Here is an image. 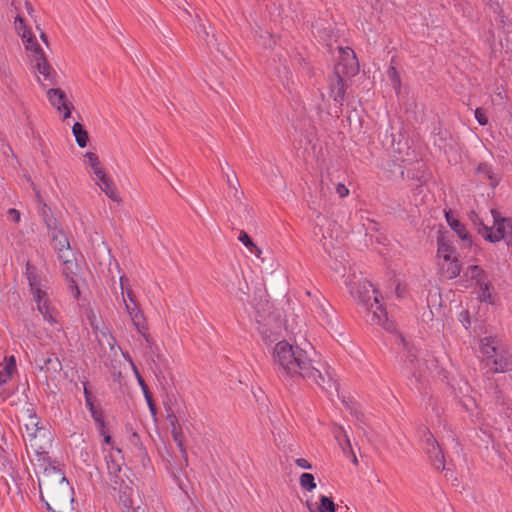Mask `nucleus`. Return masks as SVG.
I'll return each mask as SVG.
<instances>
[{
    "mask_svg": "<svg viewBox=\"0 0 512 512\" xmlns=\"http://www.w3.org/2000/svg\"><path fill=\"white\" fill-rule=\"evenodd\" d=\"M272 362L278 376L284 381L296 382L299 378L312 381L322 389H337L336 382L314 367L306 351L287 341L278 342L272 351Z\"/></svg>",
    "mask_w": 512,
    "mask_h": 512,
    "instance_id": "1",
    "label": "nucleus"
},
{
    "mask_svg": "<svg viewBox=\"0 0 512 512\" xmlns=\"http://www.w3.org/2000/svg\"><path fill=\"white\" fill-rule=\"evenodd\" d=\"M42 500L51 512H71L74 501L73 488L60 468L49 463L39 476Z\"/></svg>",
    "mask_w": 512,
    "mask_h": 512,
    "instance_id": "2",
    "label": "nucleus"
},
{
    "mask_svg": "<svg viewBox=\"0 0 512 512\" xmlns=\"http://www.w3.org/2000/svg\"><path fill=\"white\" fill-rule=\"evenodd\" d=\"M22 43L26 51L27 64L42 88L56 83L57 73L47 60L46 54L33 33H23Z\"/></svg>",
    "mask_w": 512,
    "mask_h": 512,
    "instance_id": "3",
    "label": "nucleus"
},
{
    "mask_svg": "<svg viewBox=\"0 0 512 512\" xmlns=\"http://www.w3.org/2000/svg\"><path fill=\"white\" fill-rule=\"evenodd\" d=\"M349 286L351 296L366 312V320L373 325L386 326L387 313L379 303L378 293L373 285L367 280H358L346 282Z\"/></svg>",
    "mask_w": 512,
    "mask_h": 512,
    "instance_id": "4",
    "label": "nucleus"
},
{
    "mask_svg": "<svg viewBox=\"0 0 512 512\" xmlns=\"http://www.w3.org/2000/svg\"><path fill=\"white\" fill-rule=\"evenodd\" d=\"M26 276L36 309L42 315L45 322L52 327H57L59 324L58 311L50 300L49 287L46 279L39 276L35 272V269L29 264L26 267Z\"/></svg>",
    "mask_w": 512,
    "mask_h": 512,
    "instance_id": "5",
    "label": "nucleus"
},
{
    "mask_svg": "<svg viewBox=\"0 0 512 512\" xmlns=\"http://www.w3.org/2000/svg\"><path fill=\"white\" fill-rule=\"evenodd\" d=\"M21 421L25 428L24 438L26 445L36 455L45 454L46 450L51 446L50 432L45 427L39 426V419L30 408L21 412Z\"/></svg>",
    "mask_w": 512,
    "mask_h": 512,
    "instance_id": "6",
    "label": "nucleus"
},
{
    "mask_svg": "<svg viewBox=\"0 0 512 512\" xmlns=\"http://www.w3.org/2000/svg\"><path fill=\"white\" fill-rule=\"evenodd\" d=\"M493 219L492 227L486 225L475 213H472L471 220L478 226V232L490 242L505 240L512 247V218L501 217L494 209H491Z\"/></svg>",
    "mask_w": 512,
    "mask_h": 512,
    "instance_id": "7",
    "label": "nucleus"
},
{
    "mask_svg": "<svg viewBox=\"0 0 512 512\" xmlns=\"http://www.w3.org/2000/svg\"><path fill=\"white\" fill-rule=\"evenodd\" d=\"M102 452L106 461L107 472L110 483L114 490H118L120 495L123 491L133 492L132 480L127 475L126 470H123L124 458L122 451L119 448H111L110 450L102 447Z\"/></svg>",
    "mask_w": 512,
    "mask_h": 512,
    "instance_id": "8",
    "label": "nucleus"
},
{
    "mask_svg": "<svg viewBox=\"0 0 512 512\" xmlns=\"http://www.w3.org/2000/svg\"><path fill=\"white\" fill-rule=\"evenodd\" d=\"M339 225L324 216L316 218V225L313 230L314 240L318 242L323 249L331 254V250L338 243Z\"/></svg>",
    "mask_w": 512,
    "mask_h": 512,
    "instance_id": "9",
    "label": "nucleus"
},
{
    "mask_svg": "<svg viewBox=\"0 0 512 512\" xmlns=\"http://www.w3.org/2000/svg\"><path fill=\"white\" fill-rule=\"evenodd\" d=\"M61 261L63 263L62 273L68 282L73 297L77 299L80 296L81 287L86 283V269L76 262L74 255L67 257V255L61 254Z\"/></svg>",
    "mask_w": 512,
    "mask_h": 512,
    "instance_id": "10",
    "label": "nucleus"
},
{
    "mask_svg": "<svg viewBox=\"0 0 512 512\" xmlns=\"http://www.w3.org/2000/svg\"><path fill=\"white\" fill-rule=\"evenodd\" d=\"M336 73L343 76H354L359 71L358 61L354 51L349 47H339L337 55Z\"/></svg>",
    "mask_w": 512,
    "mask_h": 512,
    "instance_id": "11",
    "label": "nucleus"
},
{
    "mask_svg": "<svg viewBox=\"0 0 512 512\" xmlns=\"http://www.w3.org/2000/svg\"><path fill=\"white\" fill-rule=\"evenodd\" d=\"M481 353L487 360H492L491 369L495 372H504L508 368V362L502 358H498L496 341L492 337H485L480 343Z\"/></svg>",
    "mask_w": 512,
    "mask_h": 512,
    "instance_id": "12",
    "label": "nucleus"
},
{
    "mask_svg": "<svg viewBox=\"0 0 512 512\" xmlns=\"http://www.w3.org/2000/svg\"><path fill=\"white\" fill-rule=\"evenodd\" d=\"M46 95L49 103L58 111L62 120L70 117L73 105L67 99L64 91L58 88H51L47 90Z\"/></svg>",
    "mask_w": 512,
    "mask_h": 512,
    "instance_id": "13",
    "label": "nucleus"
},
{
    "mask_svg": "<svg viewBox=\"0 0 512 512\" xmlns=\"http://www.w3.org/2000/svg\"><path fill=\"white\" fill-rule=\"evenodd\" d=\"M92 180L109 199L114 202H120L121 198L115 183L105 170L101 173H98V175L93 176Z\"/></svg>",
    "mask_w": 512,
    "mask_h": 512,
    "instance_id": "14",
    "label": "nucleus"
},
{
    "mask_svg": "<svg viewBox=\"0 0 512 512\" xmlns=\"http://www.w3.org/2000/svg\"><path fill=\"white\" fill-rule=\"evenodd\" d=\"M127 313L129 314L133 324L137 328L138 332L145 336L146 333V322L142 311L139 309L136 302H128L126 298L123 299Z\"/></svg>",
    "mask_w": 512,
    "mask_h": 512,
    "instance_id": "15",
    "label": "nucleus"
},
{
    "mask_svg": "<svg viewBox=\"0 0 512 512\" xmlns=\"http://www.w3.org/2000/svg\"><path fill=\"white\" fill-rule=\"evenodd\" d=\"M342 76V73L335 72L330 82V96L339 104H342L345 96V85Z\"/></svg>",
    "mask_w": 512,
    "mask_h": 512,
    "instance_id": "16",
    "label": "nucleus"
},
{
    "mask_svg": "<svg viewBox=\"0 0 512 512\" xmlns=\"http://www.w3.org/2000/svg\"><path fill=\"white\" fill-rule=\"evenodd\" d=\"M53 247L58 251V257L61 260V254L67 255V257L73 256L70 249L69 241L66 235L62 231H56L53 234Z\"/></svg>",
    "mask_w": 512,
    "mask_h": 512,
    "instance_id": "17",
    "label": "nucleus"
},
{
    "mask_svg": "<svg viewBox=\"0 0 512 512\" xmlns=\"http://www.w3.org/2000/svg\"><path fill=\"white\" fill-rule=\"evenodd\" d=\"M120 502L123 507L126 509L125 512H147L145 507L141 505H135V502L132 498V492L123 491V494L119 496Z\"/></svg>",
    "mask_w": 512,
    "mask_h": 512,
    "instance_id": "18",
    "label": "nucleus"
},
{
    "mask_svg": "<svg viewBox=\"0 0 512 512\" xmlns=\"http://www.w3.org/2000/svg\"><path fill=\"white\" fill-rule=\"evenodd\" d=\"M85 164L90 168L89 173L91 177L98 175L104 171V168L101 166L98 156L95 153L87 152L85 154Z\"/></svg>",
    "mask_w": 512,
    "mask_h": 512,
    "instance_id": "19",
    "label": "nucleus"
},
{
    "mask_svg": "<svg viewBox=\"0 0 512 512\" xmlns=\"http://www.w3.org/2000/svg\"><path fill=\"white\" fill-rule=\"evenodd\" d=\"M441 266L443 275L448 279H453L457 277L461 272V266L457 258H453V260L443 262Z\"/></svg>",
    "mask_w": 512,
    "mask_h": 512,
    "instance_id": "20",
    "label": "nucleus"
},
{
    "mask_svg": "<svg viewBox=\"0 0 512 512\" xmlns=\"http://www.w3.org/2000/svg\"><path fill=\"white\" fill-rule=\"evenodd\" d=\"M446 220L449 226L457 233L460 239H468V233L465 226L458 219H456L451 212H446Z\"/></svg>",
    "mask_w": 512,
    "mask_h": 512,
    "instance_id": "21",
    "label": "nucleus"
},
{
    "mask_svg": "<svg viewBox=\"0 0 512 512\" xmlns=\"http://www.w3.org/2000/svg\"><path fill=\"white\" fill-rule=\"evenodd\" d=\"M72 132L79 147H86L88 143V133L83 125L76 122L72 127Z\"/></svg>",
    "mask_w": 512,
    "mask_h": 512,
    "instance_id": "22",
    "label": "nucleus"
},
{
    "mask_svg": "<svg viewBox=\"0 0 512 512\" xmlns=\"http://www.w3.org/2000/svg\"><path fill=\"white\" fill-rule=\"evenodd\" d=\"M465 276L475 280L477 285L485 284L486 281L484 271L477 265L469 266L465 272Z\"/></svg>",
    "mask_w": 512,
    "mask_h": 512,
    "instance_id": "23",
    "label": "nucleus"
},
{
    "mask_svg": "<svg viewBox=\"0 0 512 512\" xmlns=\"http://www.w3.org/2000/svg\"><path fill=\"white\" fill-rule=\"evenodd\" d=\"M238 240L249 249L250 253L254 254L258 258L261 257L262 250L251 240L246 232L241 231L238 236Z\"/></svg>",
    "mask_w": 512,
    "mask_h": 512,
    "instance_id": "24",
    "label": "nucleus"
},
{
    "mask_svg": "<svg viewBox=\"0 0 512 512\" xmlns=\"http://www.w3.org/2000/svg\"><path fill=\"white\" fill-rule=\"evenodd\" d=\"M16 371V360L11 356L7 361L5 367L0 371V385L6 383Z\"/></svg>",
    "mask_w": 512,
    "mask_h": 512,
    "instance_id": "25",
    "label": "nucleus"
},
{
    "mask_svg": "<svg viewBox=\"0 0 512 512\" xmlns=\"http://www.w3.org/2000/svg\"><path fill=\"white\" fill-rule=\"evenodd\" d=\"M311 506H313L310 502H308ZM315 512H335L337 505L333 502V500L325 495L320 497L319 505L317 508L312 507Z\"/></svg>",
    "mask_w": 512,
    "mask_h": 512,
    "instance_id": "26",
    "label": "nucleus"
},
{
    "mask_svg": "<svg viewBox=\"0 0 512 512\" xmlns=\"http://www.w3.org/2000/svg\"><path fill=\"white\" fill-rule=\"evenodd\" d=\"M453 253L454 250L452 246H450L448 243L444 242L443 240H439L438 243V256L439 258L443 259V262L453 260Z\"/></svg>",
    "mask_w": 512,
    "mask_h": 512,
    "instance_id": "27",
    "label": "nucleus"
},
{
    "mask_svg": "<svg viewBox=\"0 0 512 512\" xmlns=\"http://www.w3.org/2000/svg\"><path fill=\"white\" fill-rule=\"evenodd\" d=\"M335 438L338 441V443L341 446L344 453H347L348 451L351 450L350 440H349L346 432L342 428H339L335 432Z\"/></svg>",
    "mask_w": 512,
    "mask_h": 512,
    "instance_id": "28",
    "label": "nucleus"
},
{
    "mask_svg": "<svg viewBox=\"0 0 512 512\" xmlns=\"http://www.w3.org/2000/svg\"><path fill=\"white\" fill-rule=\"evenodd\" d=\"M477 173L479 175H483L484 177H486L487 179L490 180V184L492 186H496L498 184V178L496 176H494V173L492 172L491 170V167L487 164H480L478 167H477Z\"/></svg>",
    "mask_w": 512,
    "mask_h": 512,
    "instance_id": "29",
    "label": "nucleus"
},
{
    "mask_svg": "<svg viewBox=\"0 0 512 512\" xmlns=\"http://www.w3.org/2000/svg\"><path fill=\"white\" fill-rule=\"evenodd\" d=\"M300 486L307 490L312 491L316 488L314 476L310 473H302L299 478Z\"/></svg>",
    "mask_w": 512,
    "mask_h": 512,
    "instance_id": "30",
    "label": "nucleus"
},
{
    "mask_svg": "<svg viewBox=\"0 0 512 512\" xmlns=\"http://www.w3.org/2000/svg\"><path fill=\"white\" fill-rule=\"evenodd\" d=\"M480 289L479 297L482 301H485L487 303L493 304L494 303V297L490 291V284L486 280L485 284L478 285Z\"/></svg>",
    "mask_w": 512,
    "mask_h": 512,
    "instance_id": "31",
    "label": "nucleus"
},
{
    "mask_svg": "<svg viewBox=\"0 0 512 512\" xmlns=\"http://www.w3.org/2000/svg\"><path fill=\"white\" fill-rule=\"evenodd\" d=\"M90 413H91L93 420L98 425L100 434H104L105 420H104V415H103L101 408L97 407Z\"/></svg>",
    "mask_w": 512,
    "mask_h": 512,
    "instance_id": "32",
    "label": "nucleus"
},
{
    "mask_svg": "<svg viewBox=\"0 0 512 512\" xmlns=\"http://www.w3.org/2000/svg\"><path fill=\"white\" fill-rule=\"evenodd\" d=\"M14 27L17 34L22 38L23 33H32L30 29L25 25L24 19L21 16H17L14 21Z\"/></svg>",
    "mask_w": 512,
    "mask_h": 512,
    "instance_id": "33",
    "label": "nucleus"
},
{
    "mask_svg": "<svg viewBox=\"0 0 512 512\" xmlns=\"http://www.w3.org/2000/svg\"><path fill=\"white\" fill-rule=\"evenodd\" d=\"M428 441L429 442L431 441L432 450H429V452L433 451V453H434V456L436 458V463H435L436 468L438 470L444 469L445 465L443 463V456L441 455V452L438 450L437 446L434 444V441L431 438H429Z\"/></svg>",
    "mask_w": 512,
    "mask_h": 512,
    "instance_id": "34",
    "label": "nucleus"
},
{
    "mask_svg": "<svg viewBox=\"0 0 512 512\" xmlns=\"http://www.w3.org/2000/svg\"><path fill=\"white\" fill-rule=\"evenodd\" d=\"M126 282H127V280L123 276L120 277V285H121L123 299L125 298L124 293L126 291V296H127L128 301L131 303L136 302L134 299L132 290L130 288L126 287Z\"/></svg>",
    "mask_w": 512,
    "mask_h": 512,
    "instance_id": "35",
    "label": "nucleus"
},
{
    "mask_svg": "<svg viewBox=\"0 0 512 512\" xmlns=\"http://www.w3.org/2000/svg\"><path fill=\"white\" fill-rule=\"evenodd\" d=\"M49 366H51V368L56 372V371H59L61 369V363L60 361L56 358V359H52V358H47L44 360V365L41 366V369H44V368H47L49 369Z\"/></svg>",
    "mask_w": 512,
    "mask_h": 512,
    "instance_id": "36",
    "label": "nucleus"
},
{
    "mask_svg": "<svg viewBox=\"0 0 512 512\" xmlns=\"http://www.w3.org/2000/svg\"><path fill=\"white\" fill-rule=\"evenodd\" d=\"M389 77L391 79L392 85L395 89H399L400 87V78L394 67H391L388 71Z\"/></svg>",
    "mask_w": 512,
    "mask_h": 512,
    "instance_id": "37",
    "label": "nucleus"
},
{
    "mask_svg": "<svg viewBox=\"0 0 512 512\" xmlns=\"http://www.w3.org/2000/svg\"><path fill=\"white\" fill-rule=\"evenodd\" d=\"M474 115L480 125L484 126L488 123V118L483 109L477 108L474 112Z\"/></svg>",
    "mask_w": 512,
    "mask_h": 512,
    "instance_id": "38",
    "label": "nucleus"
},
{
    "mask_svg": "<svg viewBox=\"0 0 512 512\" xmlns=\"http://www.w3.org/2000/svg\"><path fill=\"white\" fill-rule=\"evenodd\" d=\"M128 360H129V362H130L131 368H132V370H133V372H134V375H135V377H136V379H137V382H138L139 386H140V387H141V386H144L145 381H144L143 377L141 376V374H140V372H139V370H138L137 366L135 365V363L132 361V359H131V358H128Z\"/></svg>",
    "mask_w": 512,
    "mask_h": 512,
    "instance_id": "39",
    "label": "nucleus"
},
{
    "mask_svg": "<svg viewBox=\"0 0 512 512\" xmlns=\"http://www.w3.org/2000/svg\"><path fill=\"white\" fill-rule=\"evenodd\" d=\"M172 436H173L174 440L177 442L178 447L180 448L181 452L185 453L181 432L178 431V429H176L174 427L173 430H172Z\"/></svg>",
    "mask_w": 512,
    "mask_h": 512,
    "instance_id": "40",
    "label": "nucleus"
},
{
    "mask_svg": "<svg viewBox=\"0 0 512 512\" xmlns=\"http://www.w3.org/2000/svg\"><path fill=\"white\" fill-rule=\"evenodd\" d=\"M336 192L339 195V197L344 198L349 195L350 191L343 183H338L336 185Z\"/></svg>",
    "mask_w": 512,
    "mask_h": 512,
    "instance_id": "41",
    "label": "nucleus"
},
{
    "mask_svg": "<svg viewBox=\"0 0 512 512\" xmlns=\"http://www.w3.org/2000/svg\"><path fill=\"white\" fill-rule=\"evenodd\" d=\"M101 435L103 436V442H104L102 447H105L108 450H110L111 448H115L114 445H113L112 438H111V436L109 434H107L104 431V434H101Z\"/></svg>",
    "mask_w": 512,
    "mask_h": 512,
    "instance_id": "42",
    "label": "nucleus"
},
{
    "mask_svg": "<svg viewBox=\"0 0 512 512\" xmlns=\"http://www.w3.org/2000/svg\"><path fill=\"white\" fill-rule=\"evenodd\" d=\"M296 465L302 469H311L312 465L304 458H298L295 460Z\"/></svg>",
    "mask_w": 512,
    "mask_h": 512,
    "instance_id": "43",
    "label": "nucleus"
},
{
    "mask_svg": "<svg viewBox=\"0 0 512 512\" xmlns=\"http://www.w3.org/2000/svg\"><path fill=\"white\" fill-rule=\"evenodd\" d=\"M8 217L13 222H19L20 221V213L16 209H9Z\"/></svg>",
    "mask_w": 512,
    "mask_h": 512,
    "instance_id": "44",
    "label": "nucleus"
},
{
    "mask_svg": "<svg viewBox=\"0 0 512 512\" xmlns=\"http://www.w3.org/2000/svg\"><path fill=\"white\" fill-rule=\"evenodd\" d=\"M89 320H90V324H91L92 328L95 331H97L99 329V325H98L97 317H96L95 313H93L92 311L89 314Z\"/></svg>",
    "mask_w": 512,
    "mask_h": 512,
    "instance_id": "45",
    "label": "nucleus"
},
{
    "mask_svg": "<svg viewBox=\"0 0 512 512\" xmlns=\"http://www.w3.org/2000/svg\"><path fill=\"white\" fill-rule=\"evenodd\" d=\"M85 404L90 412L98 407L94 404L92 397H87V399L85 400Z\"/></svg>",
    "mask_w": 512,
    "mask_h": 512,
    "instance_id": "46",
    "label": "nucleus"
},
{
    "mask_svg": "<svg viewBox=\"0 0 512 512\" xmlns=\"http://www.w3.org/2000/svg\"><path fill=\"white\" fill-rule=\"evenodd\" d=\"M463 406L467 409V410H471L472 409V406H476L474 400L472 399H465L463 400Z\"/></svg>",
    "mask_w": 512,
    "mask_h": 512,
    "instance_id": "47",
    "label": "nucleus"
},
{
    "mask_svg": "<svg viewBox=\"0 0 512 512\" xmlns=\"http://www.w3.org/2000/svg\"><path fill=\"white\" fill-rule=\"evenodd\" d=\"M237 181H232L230 178L227 179V184L231 190H234L235 196L237 197V188H236Z\"/></svg>",
    "mask_w": 512,
    "mask_h": 512,
    "instance_id": "48",
    "label": "nucleus"
},
{
    "mask_svg": "<svg viewBox=\"0 0 512 512\" xmlns=\"http://www.w3.org/2000/svg\"><path fill=\"white\" fill-rule=\"evenodd\" d=\"M147 405L149 407V410H150L152 416H156L157 410H156V405H155L154 401L152 400L151 402H147Z\"/></svg>",
    "mask_w": 512,
    "mask_h": 512,
    "instance_id": "49",
    "label": "nucleus"
},
{
    "mask_svg": "<svg viewBox=\"0 0 512 512\" xmlns=\"http://www.w3.org/2000/svg\"><path fill=\"white\" fill-rule=\"evenodd\" d=\"M201 33H203V37L208 36L207 30H206L205 26L202 24L199 25V30H198V34L200 35Z\"/></svg>",
    "mask_w": 512,
    "mask_h": 512,
    "instance_id": "50",
    "label": "nucleus"
},
{
    "mask_svg": "<svg viewBox=\"0 0 512 512\" xmlns=\"http://www.w3.org/2000/svg\"><path fill=\"white\" fill-rule=\"evenodd\" d=\"M143 395H144V398H145L146 402H151V401L153 400V398H152V395H151L150 391H149V392L144 393Z\"/></svg>",
    "mask_w": 512,
    "mask_h": 512,
    "instance_id": "51",
    "label": "nucleus"
},
{
    "mask_svg": "<svg viewBox=\"0 0 512 512\" xmlns=\"http://www.w3.org/2000/svg\"><path fill=\"white\" fill-rule=\"evenodd\" d=\"M84 395H85V400L87 399V397H92L88 390V387L86 385L84 386Z\"/></svg>",
    "mask_w": 512,
    "mask_h": 512,
    "instance_id": "52",
    "label": "nucleus"
},
{
    "mask_svg": "<svg viewBox=\"0 0 512 512\" xmlns=\"http://www.w3.org/2000/svg\"><path fill=\"white\" fill-rule=\"evenodd\" d=\"M40 37H41V39L43 40V42H44L46 45H48V40H47V36H46V34H45V33H43V32H41Z\"/></svg>",
    "mask_w": 512,
    "mask_h": 512,
    "instance_id": "53",
    "label": "nucleus"
},
{
    "mask_svg": "<svg viewBox=\"0 0 512 512\" xmlns=\"http://www.w3.org/2000/svg\"><path fill=\"white\" fill-rule=\"evenodd\" d=\"M141 390H142L143 394L146 392H149V389H148V386L146 385V383L144 384V386H141Z\"/></svg>",
    "mask_w": 512,
    "mask_h": 512,
    "instance_id": "54",
    "label": "nucleus"
},
{
    "mask_svg": "<svg viewBox=\"0 0 512 512\" xmlns=\"http://www.w3.org/2000/svg\"><path fill=\"white\" fill-rule=\"evenodd\" d=\"M307 507L310 512H315V510L312 508V506L309 503L307 504Z\"/></svg>",
    "mask_w": 512,
    "mask_h": 512,
    "instance_id": "55",
    "label": "nucleus"
},
{
    "mask_svg": "<svg viewBox=\"0 0 512 512\" xmlns=\"http://www.w3.org/2000/svg\"><path fill=\"white\" fill-rule=\"evenodd\" d=\"M353 462H354V463H357V458H356V456H355V455H353Z\"/></svg>",
    "mask_w": 512,
    "mask_h": 512,
    "instance_id": "56",
    "label": "nucleus"
},
{
    "mask_svg": "<svg viewBox=\"0 0 512 512\" xmlns=\"http://www.w3.org/2000/svg\"><path fill=\"white\" fill-rule=\"evenodd\" d=\"M26 6H27L28 11H30L31 7L29 6V3H26Z\"/></svg>",
    "mask_w": 512,
    "mask_h": 512,
    "instance_id": "57",
    "label": "nucleus"
}]
</instances>
